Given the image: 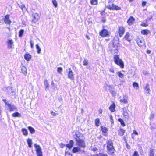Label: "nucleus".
Here are the masks:
<instances>
[{"label":"nucleus","instance_id":"412c9836","mask_svg":"<svg viewBox=\"0 0 156 156\" xmlns=\"http://www.w3.org/2000/svg\"><path fill=\"white\" fill-rule=\"evenodd\" d=\"M18 5L19 6L20 8H21V9L23 11H25L26 10H27V9L24 5L23 4H22L21 5H20L19 4H18Z\"/></svg>","mask_w":156,"mask_h":156},{"label":"nucleus","instance_id":"e433bc0d","mask_svg":"<svg viewBox=\"0 0 156 156\" xmlns=\"http://www.w3.org/2000/svg\"><path fill=\"white\" fill-rule=\"evenodd\" d=\"M52 2L55 7H57L58 6V4L56 0H52Z\"/></svg>","mask_w":156,"mask_h":156},{"label":"nucleus","instance_id":"c03bdc74","mask_svg":"<svg viewBox=\"0 0 156 156\" xmlns=\"http://www.w3.org/2000/svg\"><path fill=\"white\" fill-rule=\"evenodd\" d=\"M108 70L110 72H111L113 73H115V71L114 69V68L112 67H111L110 68H108Z\"/></svg>","mask_w":156,"mask_h":156},{"label":"nucleus","instance_id":"f8f14e48","mask_svg":"<svg viewBox=\"0 0 156 156\" xmlns=\"http://www.w3.org/2000/svg\"><path fill=\"white\" fill-rule=\"evenodd\" d=\"M144 90L146 91V93L147 94H150V93H149V92L150 91V89L149 84H147L146 85L145 87H144Z\"/></svg>","mask_w":156,"mask_h":156},{"label":"nucleus","instance_id":"ddd939ff","mask_svg":"<svg viewBox=\"0 0 156 156\" xmlns=\"http://www.w3.org/2000/svg\"><path fill=\"white\" fill-rule=\"evenodd\" d=\"M120 101L121 103H123L124 104H126L127 103V98L126 96H123V98L120 100Z\"/></svg>","mask_w":156,"mask_h":156},{"label":"nucleus","instance_id":"bb28decb","mask_svg":"<svg viewBox=\"0 0 156 156\" xmlns=\"http://www.w3.org/2000/svg\"><path fill=\"white\" fill-rule=\"evenodd\" d=\"M23 134L24 135L27 136L28 134V132L27 129L25 128H23L22 129Z\"/></svg>","mask_w":156,"mask_h":156},{"label":"nucleus","instance_id":"423d86ee","mask_svg":"<svg viewBox=\"0 0 156 156\" xmlns=\"http://www.w3.org/2000/svg\"><path fill=\"white\" fill-rule=\"evenodd\" d=\"M37 156H42L41 149L39 145L35 144L34 145Z\"/></svg>","mask_w":156,"mask_h":156},{"label":"nucleus","instance_id":"393cba45","mask_svg":"<svg viewBox=\"0 0 156 156\" xmlns=\"http://www.w3.org/2000/svg\"><path fill=\"white\" fill-rule=\"evenodd\" d=\"M129 33H127L125 36L124 38L125 39L129 42H130V40L129 39Z\"/></svg>","mask_w":156,"mask_h":156},{"label":"nucleus","instance_id":"bf43d9fd","mask_svg":"<svg viewBox=\"0 0 156 156\" xmlns=\"http://www.w3.org/2000/svg\"><path fill=\"white\" fill-rule=\"evenodd\" d=\"M30 44L31 45V48H33L34 46V43L31 40H30Z\"/></svg>","mask_w":156,"mask_h":156},{"label":"nucleus","instance_id":"1a4fd4ad","mask_svg":"<svg viewBox=\"0 0 156 156\" xmlns=\"http://www.w3.org/2000/svg\"><path fill=\"white\" fill-rule=\"evenodd\" d=\"M119 39L117 36H115L114 37L113 42V45L114 47H118L119 46Z\"/></svg>","mask_w":156,"mask_h":156},{"label":"nucleus","instance_id":"b1692460","mask_svg":"<svg viewBox=\"0 0 156 156\" xmlns=\"http://www.w3.org/2000/svg\"><path fill=\"white\" fill-rule=\"evenodd\" d=\"M27 142L28 144L29 147L31 148V145L32 144V140L30 139H28L27 140Z\"/></svg>","mask_w":156,"mask_h":156},{"label":"nucleus","instance_id":"cd10ccee","mask_svg":"<svg viewBox=\"0 0 156 156\" xmlns=\"http://www.w3.org/2000/svg\"><path fill=\"white\" fill-rule=\"evenodd\" d=\"M90 3L92 5H97L98 3V0H91Z\"/></svg>","mask_w":156,"mask_h":156},{"label":"nucleus","instance_id":"a18cd8bd","mask_svg":"<svg viewBox=\"0 0 156 156\" xmlns=\"http://www.w3.org/2000/svg\"><path fill=\"white\" fill-rule=\"evenodd\" d=\"M16 109L15 107L14 106H12L10 105V111L15 110Z\"/></svg>","mask_w":156,"mask_h":156},{"label":"nucleus","instance_id":"7ed1b4c3","mask_svg":"<svg viewBox=\"0 0 156 156\" xmlns=\"http://www.w3.org/2000/svg\"><path fill=\"white\" fill-rule=\"evenodd\" d=\"M114 60L116 64L120 66L121 68L124 67V63L123 61L119 58V56L115 55L114 57Z\"/></svg>","mask_w":156,"mask_h":156},{"label":"nucleus","instance_id":"5701e85b","mask_svg":"<svg viewBox=\"0 0 156 156\" xmlns=\"http://www.w3.org/2000/svg\"><path fill=\"white\" fill-rule=\"evenodd\" d=\"M115 105L114 104L112 105L109 107V109L112 112H114L115 111Z\"/></svg>","mask_w":156,"mask_h":156},{"label":"nucleus","instance_id":"4d7b16f0","mask_svg":"<svg viewBox=\"0 0 156 156\" xmlns=\"http://www.w3.org/2000/svg\"><path fill=\"white\" fill-rule=\"evenodd\" d=\"M133 156H139V154L137 151H135Z\"/></svg>","mask_w":156,"mask_h":156},{"label":"nucleus","instance_id":"8fccbe9b","mask_svg":"<svg viewBox=\"0 0 156 156\" xmlns=\"http://www.w3.org/2000/svg\"><path fill=\"white\" fill-rule=\"evenodd\" d=\"M65 156H72V154L69 152H66L65 154Z\"/></svg>","mask_w":156,"mask_h":156},{"label":"nucleus","instance_id":"680f3d73","mask_svg":"<svg viewBox=\"0 0 156 156\" xmlns=\"http://www.w3.org/2000/svg\"><path fill=\"white\" fill-rule=\"evenodd\" d=\"M66 147L69 148H71L72 147H70L71 146L69 144H68L66 145Z\"/></svg>","mask_w":156,"mask_h":156},{"label":"nucleus","instance_id":"2eb2a0df","mask_svg":"<svg viewBox=\"0 0 156 156\" xmlns=\"http://www.w3.org/2000/svg\"><path fill=\"white\" fill-rule=\"evenodd\" d=\"M135 20L134 18L133 17H130L127 21L128 23L130 25H131L134 23Z\"/></svg>","mask_w":156,"mask_h":156},{"label":"nucleus","instance_id":"f257e3e1","mask_svg":"<svg viewBox=\"0 0 156 156\" xmlns=\"http://www.w3.org/2000/svg\"><path fill=\"white\" fill-rule=\"evenodd\" d=\"M74 138L76 140V145L81 147H85L84 139L83 134L78 132L75 133L74 135Z\"/></svg>","mask_w":156,"mask_h":156},{"label":"nucleus","instance_id":"5fc2aeb1","mask_svg":"<svg viewBox=\"0 0 156 156\" xmlns=\"http://www.w3.org/2000/svg\"><path fill=\"white\" fill-rule=\"evenodd\" d=\"M110 92L111 94H112V95H113V96L115 95L116 93L113 90H111L110 91Z\"/></svg>","mask_w":156,"mask_h":156},{"label":"nucleus","instance_id":"9b49d317","mask_svg":"<svg viewBox=\"0 0 156 156\" xmlns=\"http://www.w3.org/2000/svg\"><path fill=\"white\" fill-rule=\"evenodd\" d=\"M125 31L124 28L122 27H119L118 29V33L120 37H122Z\"/></svg>","mask_w":156,"mask_h":156},{"label":"nucleus","instance_id":"f704fd0d","mask_svg":"<svg viewBox=\"0 0 156 156\" xmlns=\"http://www.w3.org/2000/svg\"><path fill=\"white\" fill-rule=\"evenodd\" d=\"M118 121H119L122 125L123 126H125V124L123 120H122V119L119 118L118 119Z\"/></svg>","mask_w":156,"mask_h":156},{"label":"nucleus","instance_id":"49530a36","mask_svg":"<svg viewBox=\"0 0 156 156\" xmlns=\"http://www.w3.org/2000/svg\"><path fill=\"white\" fill-rule=\"evenodd\" d=\"M96 156H108V155L106 154L100 153L98 154Z\"/></svg>","mask_w":156,"mask_h":156},{"label":"nucleus","instance_id":"7c9ffc66","mask_svg":"<svg viewBox=\"0 0 156 156\" xmlns=\"http://www.w3.org/2000/svg\"><path fill=\"white\" fill-rule=\"evenodd\" d=\"M37 49V52L38 54H39L41 52V48L39 46L38 44H37L36 45Z\"/></svg>","mask_w":156,"mask_h":156},{"label":"nucleus","instance_id":"39448f33","mask_svg":"<svg viewBox=\"0 0 156 156\" xmlns=\"http://www.w3.org/2000/svg\"><path fill=\"white\" fill-rule=\"evenodd\" d=\"M0 23L2 24L5 23L6 24H10V16L9 15H6L0 20Z\"/></svg>","mask_w":156,"mask_h":156},{"label":"nucleus","instance_id":"052dcab7","mask_svg":"<svg viewBox=\"0 0 156 156\" xmlns=\"http://www.w3.org/2000/svg\"><path fill=\"white\" fill-rule=\"evenodd\" d=\"M51 113L53 116H55L56 115V113L52 111H51Z\"/></svg>","mask_w":156,"mask_h":156},{"label":"nucleus","instance_id":"79ce46f5","mask_svg":"<svg viewBox=\"0 0 156 156\" xmlns=\"http://www.w3.org/2000/svg\"><path fill=\"white\" fill-rule=\"evenodd\" d=\"M154 118V114L153 113H151L149 116V119L151 120H152Z\"/></svg>","mask_w":156,"mask_h":156},{"label":"nucleus","instance_id":"72a5a7b5","mask_svg":"<svg viewBox=\"0 0 156 156\" xmlns=\"http://www.w3.org/2000/svg\"><path fill=\"white\" fill-rule=\"evenodd\" d=\"M141 33L144 35H147L148 34V30H144L141 31Z\"/></svg>","mask_w":156,"mask_h":156},{"label":"nucleus","instance_id":"09e8293b","mask_svg":"<svg viewBox=\"0 0 156 156\" xmlns=\"http://www.w3.org/2000/svg\"><path fill=\"white\" fill-rule=\"evenodd\" d=\"M69 144L71 146L70 147H73L74 144V142L73 140H71L69 142Z\"/></svg>","mask_w":156,"mask_h":156},{"label":"nucleus","instance_id":"e2e57ef3","mask_svg":"<svg viewBox=\"0 0 156 156\" xmlns=\"http://www.w3.org/2000/svg\"><path fill=\"white\" fill-rule=\"evenodd\" d=\"M60 147L61 148H63L65 146V145L62 143L60 144Z\"/></svg>","mask_w":156,"mask_h":156},{"label":"nucleus","instance_id":"c9c22d12","mask_svg":"<svg viewBox=\"0 0 156 156\" xmlns=\"http://www.w3.org/2000/svg\"><path fill=\"white\" fill-rule=\"evenodd\" d=\"M88 61L86 59H85L83 61V65L87 66L88 65Z\"/></svg>","mask_w":156,"mask_h":156},{"label":"nucleus","instance_id":"58836bf2","mask_svg":"<svg viewBox=\"0 0 156 156\" xmlns=\"http://www.w3.org/2000/svg\"><path fill=\"white\" fill-rule=\"evenodd\" d=\"M133 86L134 88H136V89H137L138 88V84L136 83H134L133 84Z\"/></svg>","mask_w":156,"mask_h":156},{"label":"nucleus","instance_id":"0e129e2a","mask_svg":"<svg viewBox=\"0 0 156 156\" xmlns=\"http://www.w3.org/2000/svg\"><path fill=\"white\" fill-rule=\"evenodd\" d=\"M147 2H146L143 1L142 3V5L143 6H145L146 5Z\"/></svg>","mask_w":156,"mask_h":156},{"label":"nucleus","instance_id":"dca6fc26","mask_svg":"<svg viewBox=\"0 0 156 156\" xmlns=\"http://www.w3.org/2000/svg\"><path fill=\"white\" fill-rule=\"evenodd\" d=\"M137 43L139 46H143L144 44V41L139 39L137 40Z\"/></svg>","mask_w":156,"mask_h":156},{"label":"nucleus","instance_id":"6e6552de","mask_svg":"<svg viewBox=\"0 0 156 156\" xmlns=\"http://www.w3.org/2000/svg\"><path fill=\"white\" fill-rule=\"evenodd\" d=\"M33 19L32 20V22L34 23H36L40 19V16L37 13H34L32 15Z\"/></svg>","mask_w":156,"mask_h":156},{"label":"nucleus","instance_id":"864d4df0","mask_svg":"<svg viewBox=\"0 0 156 156\" xmlns=\"http://www.w3.org/2000/svg\"><path fill=\"white\" fill-rule=\"evenodd\" d=\"M141 25L142 26L146 27V26H147L148 24L147 23V22L146 23H143L141 24Z\"/></svg>","mask_w":156,"mask_h":156},{"label":"nucleus","instance_id":"6e6d98bb","mask_svg":"<svg viewBox=\"0 0 156 156\" xmlns=\"http://www.w3.org/2000/svg\"><path fill=\"white\" fill-rule=\"evenodd\" d=\"M123 115L124 116H126L128 115V113L126 110H123Z\"/></svg>","mask_w":156,"mask_h":156},{"label":"nucleus","instance_id":"f3484780","mask_svg":"<svg viewBox=\"0 0 156 156\" xmlns=\"http://www.w3.org/2000/svg\"><path fill=\"white\" fill-rule=\"evenodd\" d=\"M31 55L29 54H27L24 55V58L27 61H30L31 58Z\"/></svg>","mask_w":156,"mask_h":156},{"label":"nucleus","instance_id":"9d476101","mask_svg":"<svg viewBox=\"0 0 156 156\" xmlns=\"http://www.w3.org/2000/svg\"><path fill=\"white\" fill-rule=\"evenodd\" d=\"M99 34L102 37H106L108 35V32L107 30L104 29L100 32Z\"/></svg>","mask_w":156,"mask_h":156},{"label":"nucleus","instance_id":"473e14b6","mask_svg":"<svg viewBox=\"0 0 156 156\" xmlns=\"http://www.w3.org/2000/svg\"><path fill=\"white\" fill-rule=\"evenodd\" d=\"M101 130L104 133H106L107 131V128L103 126L101 127Z\"/></svg>","mask_w":156,"mask_h":156},{"label":"nucleus","instance_id":"603ef678","mask_svg":"<svg viewBox=\"0 0 156 156\" xmlns=\"http://www.w3.org/2000/svg\"><path fill=\"white\" fill-rule=\"evenodd\" d=\"M62 68L61 67H58L57 69V71L59 73H61V72L62 71Z\"/></svg>","mask_w":156,"mask_h":156},{"label":"nucleus","instance_id":"aec40b11","mask_svg":"<svg viewBox=\"0 0 156 156\" xmlns=\"http://www.w3.org/2000/svg\"><path fill=\"white\" fill-rule=\"evenodd\" d=\"M125 132V130L123 129H120L119 131V134L121 136H123Z\"/></svg>","mask_w":156,"mask_h":156},{"label":"nucleus","instance_id":"6ab92c4d","mask_svg":"<svg viewBox=\"0 0 156 156\" xmlns=\"http://www.w3.org/2000/svg\"><path fill=\"white\" fill-rule=\"evenodd\" d=\"M21 70L22 72L25 75L27 74V69L25 67L23 66L21 68Z\"/></svg>","mask_w":156,"mask_h":156},{"label":"nucleus","instance_id":"0eeeda50","mask_svg":"<svg viewBox=\"0 0 156 156\" xmlns=\"http://www.w3.org/2000/svg\"><path fill=\"white\" fill-rule=\"evenodd\" d=\"M69 70L66 69V72L67 73L68 78H69L71 80L74 79V76L73 72L71 68H69Z\"/></svg>","mask_w":156,"mask_h":156},{"label":"nucleus","instance_id":"69168bd1","mask_svg":"<svg viewBox=\"0 0 156 156\" xmlns=\"http://www.w3.org/2000/svg\"><path fill=\"white\" fill-rule=\"evenodd\" d=\"M103 22L105 23L106 22V19L105 17H103L102 18L101 20Z\"/></svg>","mask_w":156,"mask_h":156},{"label":"nucleus","instance_id":"3c124183","mask_svg":"<svg viewBox=\"0 0 156 156\" xmlns=\"http://www.w3.org/2000/svg\"><path fill=\"white\" fill-rule=\"evenodd\" d=\"M110 119L111 122L113 124L114 123V121L113 120V117L112 116V115H110Z\"/></svg>","mask_w":156,"mask_h":156},{"label":"nucleus","instance_id":"c756f323","mask_svg":"<svg viewBox=\"0 0 156 156\" xmlns=\"http://www.w3.org/2000/svg\"><path fill=\"white\" fill-rule=\"evenodd\" d=\"M44 85L46 87L45 89L46 90L47 88H48L49 87V84L48 83V82L47 80L46 79L44 81Z\"/></svg>","mask_w":156,"mask_h":156},{"label":"nucleus","instance_id":"a878e982","mask_svg":"<svg viewBox=\"0 0 156 156\" xmlns=\"http://www.w3.org/2000/svg\"><path fill=\"white\" fill-rule=\"evenodd\" d=\"M28 129L31 133L33 134L34 133L35 131L33 128L31 126H29L28 127Z\"/></svg>","mask_w":156,"mask_h":156},{"label":"nucleus","instance_id":"4468645a","mask_svg":"<svg viewBox=\"0 0 156 156\" xmlns=\"http://www.w3.org/2000/svg\"><path fill=\"white\" fill-rule=\"evenodd\" d=\"M2 101L5 103V107L7 108V109L10 108V104L9 103V101H7L6 99H3Z\"/></svg>","mask_w":156,"mask_h":156},{"label":"nucleus","instance_id":"ea45409f","mask_svg":"<svg viewBox=\"0 0 156 156\" xmlns=\"http://www.w3.org/2000/svg\"><path fill=\"white\" fill-rule=\"evenodd\" d=\"M99 120L98 119H96L95 120V125L97 126H99Z\"/></svg>","mask_w":156,"mask_h":156},{"label":"nucleus","instance_id":"37998d69","mask_svg":"<svg viewBox=\"0 0 156 156\" xmlns=\"http://www.w3.org/2000/svg\"><path fill=\"white\" fill-rule=\"evenodd\" d=\"M24 32V30H21L19 32V36L20 37H21L23 35V33Z\"/></svg>","mask_w":156,"mask_h":156},{"label":"nucleus","instance_id":"a211bd4d","mask_svg":"<svg viewBox=\"0 0 156 156\" xmlns=\"http://www.w3.org/2000/svg\"><path fill=\"white\" fill-rule=\"evenodd\" d=\"M80 151V148L79 147H74L72 150V151L73 153H75L78 152Z\"/></svg>","mask_w":156,"mask_h":156},{"label":"nucleus","instance_id":"c85d7f7f","mask_svg":"<svg viewBox=\"0 0 156 156\" xmlns=\"http://www.w3.org/2000/svg\"><path fill=\"white\" fill-rule=\"evenodd\" d=\"M105 87L106 88L108 89L109 92L113 90V87L112 85H107Z\"/></svg>","mask_w":156,"mask_h":156},{"label":"nucleus","instance_id":"4be33fe9","mask_svg":"<svg viewBox=\"0 0 156 156\" xmlns=\"http://www.w3.org/2000/svg\"><path fill=\"white\" fill-rule=\"evenodd\" d=\"M12 115L13 117H21V114L19 112H16L12 114Z\"/></svg>","mask_w":156,"mask_h":156},{"label":"nucleus","instance_id":"a19ab883","mask_svg":"<svg viewBox=\"0 0 156 156\" xmlns=\"http://www.w3.org/2000/svg\"><path fill=\"white\" fill-rule=\"evenodd\" d=\"M154 154L153 150H151L149 154V156H154Z\"/></svg>","mask_w":156,"mask_h":156},{"label":"nucleus","instance_id":"338daca9","mask_svg":"<svg viewBox=\"0 0 156 156\" xmlns=\"http://www.w3.org/2000/svg\"><path fill=\"white\" fill-rule=\"evenodd\" d=\"M143 73L144 75H147V74H148V72L146 71H143Z\"/></svg>","mask_w":156,"mask_h":156},{"label":"nucleus","instance_id":"f03ea898","mask_svg":"<svg viewBox=\"0 0 156 156\" xmlns=\"http://www.w3.org/2000/svg\"><path fill=\"white\" fill-rule=\"evenodd\" d=\"M107 149L108 154L111 156L115 155L116 150L113 146L112 141L111 140H109L107 142Z\"/></svg>","mask_w":156,"mask_h":156},{"label":"nucleus","instance_id":"4c0bfd02","mask_svg":"<svg viewBox=\"0 0 156 156\" xmlns=\"http://www.w3.org/2000/svg\"><path fill=\"white\" fill-rule=\"evenodd\" d=\"M117 74L118 76L121 78H122L124 77V75L120 72H118Z\"/></svg>","mask_w":156,"mask_h":156},{"label":"nucleus","instance_id":"13d9d810","mask_svg":"<svg viewBox=\"0 0 156 156\" xmlns=\"http://www.w3.org/2000/svg\"><path fill=\"white\" fill-rule=\"evenodd\" d=\"M10 48H12V47H13V46H14V45L13 44V42L12 41V40H10Z\"/></svg>","mask_w":156,"mask_h":156},{"label":"nucleus","instance_id":"774afa93","mask_svg":"<svg viewBox=\"0 0 156 156\" xmlns=\"http://www.w3.org/2000/svg\"><path fill=\"white\" fill-rule=\"evenodd\" d=\"M133 134H134L136 135H138V133L135 130H134L133 132Z\"/></svg>","mask_w":156,"mask_h":156},{"label":"nucleus","instance_id":"20e7f679","mask_svg":"<svg viewBox=\"0 0 156 156\" xmlns=\"http://www.w3.org/2000/svg\"><path fill=\"white\" fill-rule=\"evenodd\" d=\"M112 2H110V3H109V2H108V5H107V7L109 9L112 10H119L121 9L120 7L112 3Z\"/></svg>","mask_w":156,"mask_h":156},{"label":"nucleus","instance_id":"2f4dec72","mask_svg":"<svg viewBox=\"0 0 156 156\" xmlns=\"http://www.w3.org/2000/svg\"><path fill=\"white\" fill-rule=\"evenodd\" d=\"M10 88L11 89V92L13 93L12 95L14 96V97H16V89L15 88H13V87H11Z\"/></svg>","mask_w":156,"mask_h":156},{"label":"nucleus","instance_id":"de8ad7c7","mask_svg":"<svg viewBox=\"0 0 156 156\" xmlns=\"http://www.w3.org/2000/svg\"><path fill=\"white\" fill-rule=\"evenodd\" d=\"M69 144L71 146L70 147H73L74 144V142L73 140H71L69 142Z\"/></svg>","mask_w":156,"mask_h":156}]
</instances>
